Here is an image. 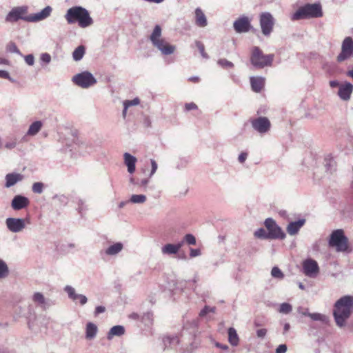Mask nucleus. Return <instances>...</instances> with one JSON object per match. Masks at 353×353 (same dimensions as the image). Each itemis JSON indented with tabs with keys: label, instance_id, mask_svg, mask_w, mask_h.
<instances>
[{
	"label": "nucleus",
	"instance_id": "nucleus-39",
	"mask_svg": "<svg viewBox=\"0 0 353 353\" xmlns=\"http://www.w3.org/2000/svg\"><path fill=\"white\" fill-rule=\"evenodd\" d=\"M196 46L197 47V48L199 50L201 56L203 58H208V57L207 53L205 51L204 45L201 41H196Z\"/></svg>",
	"mask_w": 353,
	"mask_h": 353
},
{
	"label": "nucleus",
	"instance_id": "nucleus-52",
	"mask_svg": "<svg viewBox=\"0 0 353 353\" xmlns=\"http://www.w3.org/2000/svg\"><path fill=\"white\" fill-rule=\"evenodd\" d=\"M0 78L7 79L12 81L9 73L6 70H0Z\"/></svg>",
	"mask_w": 353,
	"mask_h": 353
},
{
	"label": "nucleus",
	"instance_id": "nucleus-9",
	"mask_svg": "<svg viewBox=\"0 0 353 353\" xmlns=\"http://www.w3.org/2000/svg\"><path fill=\"white\" fill-rule=\"evenodd\" d=\"M274 19L269 12H263L260 15V26L262 33L265 36H269L273 30Z\"/></svg>",
	"mask_w": 353,
	"mask_h": 353
},
{
	"label": "nucleus",
	"instance_id": "nucleus-49",
	"mask_svg": "<svg viewBox=\"0 0 353 353\" xmlns=\"http://www.w3.org/2000/svg\"><path fill=\"white\" fill-rule=\"evenodd\" d=\"M151 165H152V170L150 174V176H152L157 171V164L156 161L153 159H151Z\"/></svg>",
	"mask_w": 353,
	"mask_h": 353
},
{
	"label": "nucleus",
	"instance_id": "nucleus-34",
	"mask_svg": "<svg viewBox=\"0 0 353 353\" xmlns=\"http://www.w3.org/2000/svg\"><path fill=\"white\" fill-rule=\"evenodd\" d=\"M279 312L283 314H288L292 311V306L289 303H283L280 305Z\"/></svg>",
	"mask_w": 353,
	"mask_h": 353
},
{
	"label": "nucleus",
	"instance_id": "nucleus-31",
	"mask_svg": "<svg viewBox=\"0 0 353 353\" xmlns=\"http://www.w3.org/2000/svg\"><path fill=\"white\" fill-rule=\"evenodd\" d=\"M85 54V48L83 46L77 47L73 52L72 56L75 61L81 60Z\"/></svg>",
	"mask_w": 353,
	"mask_h": 353
},
{
	"label": "nucleus",
	"instance_id": "nucleus-4",
	"mask_svg": "<svg viewBox=\"0 0 353 353\" xmlns=\"http://www.w3.org/2000/svg\"><path fill=\"white\" fill-rule=\"evenodd\" d=\"M323 16L321 5L317 3H307L300 7L291 17L292 21L303 19L319 18Z\"/></svg>",
	"mask_w": 353,
	"mask_h": 353
},
{
	"label": "nucleus",
	"instance_id": "nucleus-22",
	"mask_svg": "<svg viewBox=\"0 0 353 353\" xmlns=\"http://www.w3.org/2000/svg\"><path fill=\"white\" fill-rule=\"evenodd\" d=\"M305 219H300L297 221L291 222L287 227V232L290 235L297 234L300 228L304 225Z\"/></svg>",
	"mask_w": 353,
	"mask_h": 353
},
{
	"label": "nucleus",
	"instance_id": "nucleus-44",
	"mask_svg": "<svg viewBox=\"0 0 353 353\" xmlns=\"http://www.w3.org/2000/svg\"><path fill=\"white\" fill-rule=\"evenodd\" d=\"M214 312V308H211L208 306H205L202 310L200 312V314L199 315L201 316H204L205 315H206L209 312Z\"/></svg>",
	"mask_w": 353,
	"mask_h": 353
},
{
	"label": "nucleus",
	"instance_id": "nucleus-42",
	"mask_svg": "<svg viewBox=\"0 0 353 353\" xmlns=\"http://www.w3.org/2000/svg\"><path fill=\"white\" fill-rule=\"evenodd\" d=\"M184 240L188 245H195L196 244V239L195 237L191 234H188L184 236Z\"/></svg>",
	"mask_w": 353,
	"mask_h": 353
},
{
	"label": "nucleus",
	"instance_id": "nucleus-14",
	"mask_svg": "<svg viewBox=\"0 0 353 353\" xmlns=\"http://www.w3.org/2000/svg\"><path fill=\"white\" fill-rule=\"evenodd\" d=\"M303 272L305 275L315 276L319 272V268L316 261L307 259L303 263Z\"/></svg>",
	"mask_w": 353,
	"mask_h": 353
},
{
	"label": "nucleus",
	"instance_id": "nucleus-62",
	"mask_svg": "<svg viewBox=\"0 0 353 353\" xmlns=\"http://www.w3.org/2000/svg\"><path fill=\"white\" fill-rule=\"evenodd\" d=\"M299 288H300L301 289H302V290H303V289H304V287H303V284H302V283H300V284H299Z\"/></svg>",
	"mask_w": 353,
	"mask_h": 353
},
{
	"label": "nucleus",
	"instance_id": "nucleus-32",
	"mask_svg": "<svg viewBox=\"0 0 353 353\" xmlns=\"http://www.w3.org/2000/svg\"><path fill=\"white\" fill-rule=\"evenodd\" d=\"M146 200V196L143 194H133L130 198V201L134 203H142Z\"/></svg>",
	"mask_w": 353,
	"mask_h": 353
},
{
	"label": "nucleus",
	"instance_id": "nucleus-33",
	"mask_svg": "<svg viewBox=\"0 0 353 353\" xmlns=\"http://www.w3.org/2000/svg\"><path fill=\"white\" fill-rule=\"evenodd\" d=\"M8 274V268L6 263L0 259V279L5 278Z\"/></svg>",
	"mask_w": 353,
	"mask_h": 353
},
{
	"label": "nucleus",
	"instance_id": "nucleus-6",
	"mask_svg": "<svg viewBox=\"0 0 353 353\" xmlns=\"http://www.w3.org/2000/svg\"><path fill=\"white\" fill-rule=\"evenodd\" d=\"M329 245L335 248L339 252H345L348 249V239L344 235L343 230L339 229L332 232L330 235Z\"/></svg>",
	"mask_w": 353,
	"mask_h": 353
},
{
	"label": "nucleus",
	"instance_id": "nucleus-46",
	"mask_svg": "<svg viewBox=\"0 0 353 353\" xmlns=\"http://www.w3.org/2000/svg\"><path fill=\"white\" fill-rule=\"evenodd\" d=\"M41 60L46 63H48L51 61V56L48 53H43L41 55Z\"/></svg>",
	"mask_w": 353,
	"mask_h": 353
},
{
	"label": "nucleus",
	"instance_id": "nucleus-3",
	"mask_svg": "<svg viewBox=\"0 0 353 353\" xmlns=\"http://www.w3.org/2000/svg\"><path fill=\"white\" fill-rule=\"evenodd\" d=\"M65 18L69 24L78 22L81 28H86L93 23L88 11L81 6H74L68 9Z\"/></svg>",
	"mask_w": 353,
	"mask_h": 353
},
{
	"label": "nucleus",
	"instance_id": "nucleus-58",
	"mask_svg": "<svg viewBox=\"0 0 353 353\" xmlns=\"http://www.w3.org/2000/svg\"><path fill=\"white\" fill-rule=\"evenodd\" d=\"M188 80L192 83H198L199 81V78L197 77H192L189 78Z\"/></svg>",
	"mask_w": 353,
	"mask_h": 353
},
{
	"label": "nucleus",
	"instance_id": "nucleus-10",
	"mask_svg": "<svg viewBox=\"0 0 353 353\" xmlns=\"http://www.w3.org/2000/svg\"><path fill=\"white\" fill-rule=\"evenodd\" d=\"M72 81L76 85L83 88H88L97 82L92 74L88 72H83L75 75Z\"/></svg>",
	"mask_w": 353,
	"mask_h": 353
},
{
	"label": "nucleus",
	"instance_id": "nucleus-12",
	"mask_svg": "<svg viewBox=\"0 0 353 353\" xmlns=\"http://www.w3.org/2000/svg\"><path fill=\"white\" fill-rule=\"evenodd\" d=\"M252 128L261 134L268 132L271 127L270 120L265 117H259L250 120Z\"/></svg>",
	"mask_w": 353,
	"mask_h": 353
},
{
	"label": "nucleus",
	"instance_id": "nucleus-48",
	"mask_svg": "<svg viewBox=\"0 0 353 353\" xmlns=\"http://www.w3.org/2000/svg\"><path fill=\"white\" fill-rule=\"evenodd\" d=\"M287 351V346L285 344L279 345L276 349V353H285Z\"/></svg>",
	"mask_w": 353,
	"mask_h": 353
},
{
	"label": "nucleus",
	"instance_id": "nucleus-38",
	"mask_svg": "<svg viewBox=\"0 0 353 353\" xmlns=\"http://www.w3.org/2000/svg\"><path fill=\"white\" fill-rule=\"evenodd\" d=\"M43 184L41 182H36L32 185V191L34 193L40 194L43 192Z\"/></svg>",
	"mask_w": 353,
	"mask_h": 353
},
{
	"label": "nucleus",
	"instance_id": "nucleus-53",
	"mask_svg": "<svg viewBox=\"0 0 353 353\" xmlns=\"http://www.w3.org/2000/svg\"><path fill=\"white\" fill-rule=\"evenodd\" d=\"M267 333L266 329H259L256 332L257 336L259 338H263Z\"/></svg>",
	"mask_w": 353,
	"mask_h": 353
},
{
	"label": "nucleus",
	"instance_id": "nucleus-13",
	"mask_svg": "<svg viewBox=\"0 0 353 353\" xmlns=\"http://www.w3.org/2000/svg\"><path fill=\"white\" fill-rule=\"evenodd\" d=\"M251 28L250 20L248 17H241L234 23V28L238 33L247 32Z\"/></svg>",
	"mask_w": 353,
	"mask_h": 353
},
{
	"label": "nucleus",
	"instance_id": "nucleus-57",
	"mask_svg": "<svg viewBox=\"0 0 353 353\" xmlns=\"http://www.w3.org/2000/svg\"><path fill=\"white\" fill-rule=\"evenodd\" d=\"M330 85L332 88H336L340 86L341 85H339V83L337 81H330Z\"/></svg>",
	"mask_w": 353,
	"mask_h": 353
},
{
	"label": "nucleus",
	"instance_id": "nucleus-56",
	"mask_svg": "<svg viewBox=\"0 0 353 353\" xmlns=\"http://www.w3.org/2000/svg\"><path fill=\"white\" fill-rule=\"evenodd\" d=\"M216 346L217 347H219L223 350H228V346L227 345H223V344H221L219 343H216Z\"/></svg>",
	"mask_w": 353,
	"mask_h": 353
},
{
	"label": "nucleus",
	"instance_id": "nucleus-37",
	"mask_svg": "<svg viewBox=\"0 0 353 353\" xmlns=\"http://www.w3.org/2000/svg\"><path fill=\"white\" fill-rule=\"evenodd\" d=\"M32 299L34 302L39 303L40 304H43L45 303V298L40 292H36L34 294Z\"/></svg>",
	"mask_w": 353,
	"mask_h": 353
},
{
	"label": "nucleus",
	"instance_id": "nucleus-61",
	"mask_svg": "<svg viewBox=\"0 0 353 353\" xmlns=\"http://www.w3.org/2000/svg\"><path fill=\"white\" fill-rule=\"evenodd\" d=\"M147 183H148V180H144V181H142V184L143 185H146Z\"/></svg>",
	"mask_w": 353,
	"mask_h": 353
},
{
	"label": "nucleus",
	"instance_id": "nucleus-26",
	"mask_svg": "<svg viewBox=\"0 0 353 353\" xmlns=\"http://www.w3.org/2000/svg\"><path fill=\"white\" fill-rule=\"evenodd\" d=\"M228 341L232 346H237L239 343V338L234 327H230L228 331Z\"/></svg>",
	"mask_w": 353,
	"mask_h": 353
},
{
	"label": "nucleus",
	"instance_id": "nucleus-47",
	"mask_svg": "<svg viewBox=\"0 0 353 353\" xmlns=\"http://www.w3.org/2000/svg\"><path fill=\"white\" fill-rule=\"evenodd\" d=\"M197 108H198L197 105L193 102L188 103H185V110L186 111L196 110V109H197Z\"/></svg>",
	"mask_w": 353,
	"mask_h": 353
},
{
	"label": "nucleus",
	"instance_id": "nucleus-8",
	"mask_svg": "<svg viewBox=\"0 0 353 353\" xmlns=\"http://www.w3.org/2000/svg\"><path fill=\"white\" fill-rule=\"evenodd\" d=\"M265 226L268 230V238L283 239L285 234L281 228L276 223L275 221L271 218H268L265 221Z\"/></svg>",
	"mask_w": 353,
	"mask_h": 353
},
{
	"label": "nucleus",
	"instance_id": "nucleus-25",
	"mask_svg": "<svg viewBox=\"0 0 353 353\" xmlns=\"http://www.w3.org/2000/svg\"><path fill=\"white\" fill-rule=\"evenodd\" d=\"M97 330L95 324L91 322L88 323L85 327V338L89 340L94 339L97 335Z\"/></svg>",
	"mask_w": 353,
	"mask_h": 353
},
{
	"label": "nucleus",
	"instance_id": "nucleus-45",
	"mask_svg": "<svg viewBox=\"0 0 353 353\" xmlns=\"http://www.w3.org/2000/svg\"><path fill=\"white\" fill-rule=\"evenodd\" d=\"M26 63L29 65H33L34 63V57L32 54H28L25 57Z\"/></svg>",
	"mask_w": 353,
	"mask_h": 353
},
{
	"label": "nucleus",
	"instance_id": "nucleus-43",
	"mask_svg": "<svg viewBox=\"0 0 353 353\" xmlns=\"http://www.w3.org/2000/svg\"><path fill=\"white\" fill-rule=\"evenodd\" d=\"M307 316L314 321H323L325 319V316L319 313H309Z\"/></svg>",
	"mask_w": 353,
	"mask_h": 353
},
{
	"label": "nucleus",
	"instance_id": "nucleus-50",
	"mask_svg": "<svg viewBox=\"0 0 353 353\" xmlns=\"http://www.w3.org/2000/svg\"><path fill=\"white\" fill-rule=\"evenodd\" d=\"M201 254V250L199 249H190V256L193 258Z\"/></svg>",
	"mask_w": 353,
	"mask_h": 353
},
{
	"label": "nucleus",
	"instance_id": "nucleus-29",
	"mask_svg": "<svg viewBox=\"0 0 353 353\" xmlns=\"http://www.w3.org/2000/svg\"><path fill=\"white\" fill-rule=\"evenodd\" d=\"M123 249V244L121 243H116L110 245L106 250L105 253L108 255H114L119 253Z\"/></svg>",
	"mask_w": 353,
	"mask_h": 353
},
{
	"label": "nucleus",
	"instance_id": "nucleus-24",
	"mask_svg": "<svg viewBox=\"0 0 353 353\" xmlns=\"http://www.w3.org/2000/svg\"><path fill=\"white\" fill-rule=\"evenodd\" d=\"M183 243H179L178 244L174 245V244H166L165 246L162 248V252L164 254H176L180 248L182 247Z\"/></svg>",
	"mask_w": 353,
	"mask_h": 353
},
{
	"label": "nucleus",
	"instance_id": "nucleus-28",
	"mask_svg": "<svg viewBox=\"0 0 353 353\" xmlns=\"http://www.w3.org/2000/svg\"><path fill=\"white\" fill-rule=\"evenodd\" d=\"M124 327L121 325L113 326L108 332V338L110 339L114 336H121L124 334Z\"/></svg>",
	"mask_w": 353,
	"mask_h": 353
},
{
	"label": "nucleus",
	"instance_id": "nucleus-20",
	"mask_svg": "<svg viewBox=\"0 0 353 353\" xmlns=\"http://www.w3.org/2000/svg\"><path fill=\"white\" fill-rule=\"evenodd\" d=\"M124 163L128 167V171L132 174L135 171V164L137 162V159L134 156L130 154L125 152L123 154Z\"/></svg>",
	"mask_w": 353,
	"mask_h": 353
},
{
	"label": "nucleus",
	"instance_id": "nucleus-27",
	"mask_svg": "<svg viewBox=\"0 0 353 353\" xmlns=\"http://www.w3.org/2000/svg\"><path fill=\"white\" fill-rule=\"evenodd\" d=\"M42 125H43V124L40 121H37L33 122L30 125V126L28 130L27 134L30 135V136H34V135L37 134L41 130Z\"/></svg>",
	"mask_w": 353,
	"mask_h": 353
},
{
	"label": "nucleus",
	"instance_id": "nucleus-36",
	"mask_svg": "<svg viewBox=\"0 0 353 353\" xmlns=\"http://www.w3.org/2000/svg\"><path fill=\"white\" fill-rule=\"evenodd\" d=\"M271 274L273 277L277 279H283L284 275L278 267H274L272 270Z\"/></svg>",
	"mask_w": 353,
	"mask_h": 353
},
{
	"label": "nucleus",
	"instance_id": "nucleus-11",
	"mask_svg": "<svg viewBox=\"0 0 353 353\" xmlns=\"http://www.w3.org/2000/svg\"><path fill=\"white\" fill-rule=\"evenodd\" d=\"M353 54V39L350 37L344 39L341 46V52L337 56L338 62H342L349 59Z\"/></svg>",
	"mask_w": 353,
	"mask_h": 353
},
{
	"label": "nucleus",
	"instance_id": "nucleus-21",
	"mask_svg": "<svg viewBox=\"0 0 353 353\" xmlns=\"http://www.w3.org/2000/svg\"><path fill=\"white\" fill-rule=\"evenodd\" d=\"M23 179V176L21 174L18 173H9L6 176V188H10L15 185L17 182L21 181Z\"/></svg>",
	"mask_w": 353,
	"mask_h": 353
},
{
	"label": "nucleus",
	"instance_id": "nucleus-41",
	"mask_svg": "<svg viewBox=\"0 0 353 353\" xmlns=\"http://www.w3.org/2000/svg\"><path fill=\"white\" fill-rule=\"evenodd\" d=\"M254 236L256 238H263V239L268 238V234H266L265 230L263 228H260V229L257 230L256 231H255Z\"/></svg>",
	"mask_w": 353,
	"mask_h": 353
},
{
	"label": "nucleus",
	"instance_id": "nucleus-54",
	"mask_svg": "<svg viewBox=\"0 0 353 353\" xmlns=\"http://www.w3.org/2000/svg\"><path fill=\"white\" fill-rule=\"evenodd\" d=\"M248 157V154L246 152H241L239 156V161L240 163H243L245 162Z\"/></svg>",
	"mask_w": 353,
	"mask_h": 353
},
{
	"label": "nucleus",
	"instance_id": "nucleus-23",
	"mask_svg": "<svg viewBox=\"0 0 353 353\" xmlns=\"http://www.w3.org/2000/svg\"><path fill=\"white\" fill-rule=\"evenodd\" d=\"M195 23L199 27H205L207 26V19L201 8H196L195 10Z\"/></svg>",
	"mask_w": 353,
	"mask_h": 353
},
{
	"label": "nucleus",
	"instance_id": "nucleus-59",
	"mask_svg": "<svg viewBox=\"0 0 353 353\" xmlns=\"http://www.w3.org/2000/svg\"><path fill=\"white\" fill-rule=\"evenodd\" d=\"M290 329V325L288 323H285L284 325V332H286Z\"/></svg>",
	"mask_w": 353,
	"mask_h": 353
},
{
	"label": "nucleus",
	"instance_id": "nucleus-63",
	"mask_svg": "<svg viewBox=\"0 0 353 353\" xmlns=\"http://www.w3.org/2000/svg\"><path fill=\"white\" fill-rule=\"evenodd\" d=\"M124 205V203L123 202H121L120 204H119V208H122L123 207Z\"/></svg>",
	"mask_w": 353,
	"mask_h": 353
},
{
	"label": "nucleus",
	"instance_id": "nucleus-35",
	"mask_svg": "<svg viewBox=\"0 0 353 353\" xmlns=\"http://www.w3.org/2000/svg\"><path fill=\"white\" fill-rule=\"evenodd\" d=\"M6 48H7V50L10 52L18 53V54L20 53V51H19V48H17V45L15 44V43H14L12 41H10V43H8Z\"/></svg>",
	"mask_w": 353,
	"mask_h": 353
},
{
	"label": "nucleus",
	"instance_id": "nucleus-17",
	"mask_svg": "<svg viewBox=\"0 0 353 353\" xmlns=\"http://www.w3.org/2000/svg\"><path fill=\"white\" fill-rule=\"evenodd\" d=\"M29 200L26 196L17 195L12 201V208L14 210H19L26 208L29 205Z\"/></svg>",
	"mask_w": 353,
	"mask_h": 353
},
{
	"label": "nucleus",
	"instance_id": "nucleus-15",
	"mask_svg": "<svg viewBox=\"0 0 353 353\" xmlns=\"http://www.w3.org/2000/svg\"><path fill=\"white\" fill-rule=\"evenodd\" d=\"M6 225L10 231L19 232L25 228V221L22 219L8 218L6 221Z\"/></svg>",
	"mask_w": 353,
	"mask_h": 353
},
{
	"label": "nucleus",
	"instance_id": "nucleus-55",
	"mask_svg": "<svg viewBox=\"0 0 353 353\" xmlns=\"http://www.w3.org/2000/svg\"><path fill=\"white\" fill-rule=\"evenodd\" d=\"M16 146V142L15 141H12V142H10V143H6V145L5 147L8 149H12L14 148V147Z\"/></svg>",
	"mask_w": 353,
	"mask_h": 353
},
{
	"label": "nucleus",
	"instance_id": "nucleus-2",
	"mask_svg": "<svg viewBox=\"0 0 353 353\" xmlns=\"http://www.w3.org/2000/svg\"><path fill=\"white\" fill-rule=\"evenodd\" d=\"M51 12L52 8L50 6H47L38 13L25 17L24 15L27 12V8L23 7H16L7 14L6 21L13 23L19 19H23L29 22H36L48 17L50 15Z\"/></svg>",
	"mask_w": 353,
	"mask_h": 353
},
{
	"label": "nucleus",
	"instance_id": "nucleus-7",
	"mask_svg": "<svg viewBox=\"0 0 353 353\" xmlns=\"http://www.w3.org/2000/svg\"><path fill=\"white\" fill-rule=\"evenodd\" d=\"M273 54H263L262 51L258 47H254L252 52L250 58L253 65L259 68H263L267 65H270L273 61Z\"/></svg>",
	"mask_w": 353,
	"mask_h": 353
},
{
	"label": "nucleus",
	"instance_id": "nucleus-16",
	"mask_svg": "<svg viewBox=\"0 0 353 353\" xmlns=\"http://www.w3.org/2000/svg\"><path fill=\"white\" fill-rule=\"evenodd\" d=\"M352 92L353 85L349 82H346L339 86L338 94L341 99L347 101L350 99Z\"/></svg>",
	"mask_w": 353,
	"mask_h": 353
},
{
	"label": "nucleus",
	"instance_id": "nucleus-40",
	"mask_svg": "<svg viewBox=\"0 0 353 353\" xmlns=\"http://www.w3.org/2000/svg\"><path fill=\"white\" fill-rule=\"evenodd\" d=\"M218 63L225 68H230L234 66L233 63L225 59H221L218 61Z\"/></svg>",
	"mask_w": 353,
	"mask_h": 353
},
{
	"label": "nucleus",
	"instance_id": "nucleus-19",
	"mask_svg": "<svg viewBox=\"0 0 353 353\" xmlns=\"http://www.w3.org/2000/svg\"><path fill=\"white\" fill-rule=\"evenodd\" d=\"M252 90L260 92L265 86V79L261 77H252L250 79Z\"/></svg>",
	"mask_w": 353,
	"mask_h": 353
},
{
	"label": "nucleus",
	"instance_id": "nucleus-60",
	"mask_svg": "<svg viewBox=\"0 0 353 353\" xmlns=\"http://www.w3.org/2000/svg\"><path fill=\"white\" fill-rule=\"evenodd\" d=\"M7 63V61L0 58V63Z\"/></svg>",
	"mask_w": 353,
	"mask_h": 353
},
{
	"label": "nucleus",
	"instance_id": "nucleus-30",
	"mask_svg": "<svg viewBox=\"0 0 353 353\" xmlns=\"http://www.w3.org/2000/svg\"><path fill=\"white\" fill-rule=\"evenodd\" d=\"M140 103V100L138 98H135L132 100H126L124 101L123 103V105H124V109H123V117H125L126 116V112H127V109L132 106V105H139Z\"/></svg>",
	"mask_w": 353,
	"mask_h": 353
},
{
	"label": "nucleus",
	"instance_id": "nucleus-1",
	"mask_svg": "<svg viewBox=\"0 0 353 353\" xmlns=\"http://www.w3.org/2000/svg\"><path fill=\"white\" fill-rule=\"evenodd\" d=\"M353 312V296L345 295L336 301L334 305L333 316L336 324L343 327Z\"/></svg>",
	"mask_w": 353,
	"mask_h": 353
},
{
	"label": "nucleus",
	"instance_id": "nucleus-51",
	"mask_svg": "<svg viewBox=\"0 0 353 353\" xmlns=\"http://www.w3.org/2000/svg\"><path fill=\"white\" fill-rule=\"evenodd\" d=\"M105 311V307L104 306H101V305L97 306V307H96L95 310H94V315L97 316L99 314L104 312Z\"/></svg>",
	"mask_w": 353,
	"mask_h": 353
},
{
	"label": "nucleus",
	"instance_id": "nucleus-5",
	"mask_svg": "<svg viewBox=\"0 0 353 353\" xmlns=\"http://www.w3.org/2000/svg\"><path fill=\"white\" fill-rule=\"evenodd\" d=\"M161 28L160 26H155L150 37V39L154 47L161 52L163 54L169 55L176 50V47L174 45L170 44L161 35Z\"/></svg>",
	"mask_w": 353,
	"mask_h": 353
},
{
	"label": "nucleus",
	"instance_id": "nucleus-18",
	"mask_svg": "<svg viewBox=\"0 0 353 353\" xmlns=\"http://www.w3.org/2000/svg\"><path fill=\"white\" fill-rule=\"evenodd\" d=\"M65 291L68 293V296L74 301H79L81 305H84L87 303V297L82 294H78L75 292L74 289L69 285L65 288Z\"/></svg>",
	"mask_w": 353,
	"mask_h": 353
}]
</instances>
